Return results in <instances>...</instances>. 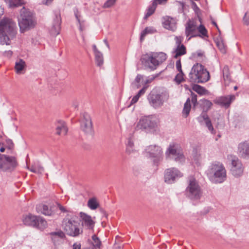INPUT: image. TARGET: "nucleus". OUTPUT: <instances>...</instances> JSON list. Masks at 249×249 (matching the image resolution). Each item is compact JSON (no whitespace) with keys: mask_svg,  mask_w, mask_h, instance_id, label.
Returning <instances> with one entry per match:
<instances>
[{"mask_svg":"<svg viewBox=\"0 0 249 249\" xmlns=\"http://www.w3.org/2000/svg\"><path fill=\"white\" fill-rule=\"evenodd\" d=\"M92 49L95 55V59L97 65L98 66H102L104 63L103 53L97 49L96 46L95 44L92 45Z\"/></svg>","mask_w":249,"mask_h":249,"instance_id":"obj_22","label":"nucleus"},{"mask_svg":"<svg viewBox=\"0 0 249 249\" xmlns=\"http://www.w3.org/2000/svg\"><path fill=\"white\" fill-rule=\"evenodd\" d=\"M22 4V0H11L9 1V6L12 8L20 6Z\"/></svg>","mask_w":249,"mask_h":249,"instance_id":"obj_39","label":"nucleus"},{"mask_svg":"<svg viewBox=\"0 0 249 249\" xmlns=\"http://www.w3.org/2000/svg\"><path fill=\"white\" fill-rule=\"evenodd\" d=\"M238 151L243 158H249V142L245 141L240 143L238 145Z\"/></svg>","mask_w":249,"mask_h":249,"instance_id":"obj_19","label":"nucleus"},{"mask_svg":"<svg viewBox=\"0 0 249 249\" xmlns=\"http://www.w3.org/2000/svg\"><path fill=\"white\" fill-rule=\"evenodd\" d=\"M210 78L209 72L202 64L196 63L192 68L188 80L192 83H203Z\"/></svg>","mask_w":249,"mask_h":249,"instance_id":"obj_3","label":"nucleus"},{"mask_svg":"<svg viewBox=\"0 0 249 249\" xmlns=\"http://www.w3.org/2000/svg\"><path fill=\"white\" fill-rule=\"evenodd\" d=\"M77 216L73 213H68L62 222V227L67 235L76 237L82 233L80 223L76 220Z\"/></svg>","mask_w":249,"mask_h":249,"instance_id":"obj_2","label":"nucleus"},{"mask_svg":"<svg viewBox=\"0 0 249 249\" xmlns=\"http://www.w3.org/2000/svg\"><path fill=\"white\" fill-rule=\"evenodd\" d=\"M176 68H177V70L179 72H181V71H182V70L181 69V64L180 59H179L178 61H177L176 64Z\"/></svg>","mask_w":249,"mask_h":249,"instance_id":"obj_53","label":"nucleus"},{"mask_svg":"<svg viewBox=\"0 0 249 249\" xmlns=\"http://www.w3.org/2000/svg\"><path fill=\"white\" fill-rule=\"evenodd\" d=\"M18 25L21 33L30 30L35 27L36 21L33 12L23 7L20 10Z\"/></svg>","mask_w":249,"mask_h":249,"instance_id":"obj_5","label":"nucleus"},{"mask_svg":"<svg viewBox=\"0 0 249 249\" xmlns=\"http://www.w3.org/2000/svg\"><path fill=\"white\" fill-rule=\"evenodd\" d=\"M157 6V3L156 1H153L152 5H150L146 10V12L144 15V19H147L154 13Z\"/></svg>","mask_w":249,"mask_h":249,"instance_id":"obj_31","label":"nucleus"},{"mask_svg":"<svg viewBox=\"0 0 249 249\" xmlns=\"http://www.w3.org/2000/svg\"><path fill=\"white\" fill-rule=\"evenodd\" d=\"M217 45L222 53H225L226 50H225L224 45H223V44L222 43L218 42V43H217Z\"/></svg>","mask_w":249,"mask_h":249,"instance_id":"obj_54","label":"nucleus"},{"mask_svg":"<svg viewBox=\"0 0 249 249\" xmlns=\"http://www.w3.org/2000/svg\"><path fill=\"white\" fill-rule=\"evenodd\" d=\"M243 22L244 25H249V12L248 11L245 13L243 18Z\"/></svg>","mask_w":249,"mask_h":249,"instance_id":"obj_46","label":"nucleus"},{"mask_svg":"<svg viewBox=\"0 0 249 249\" xmlns=\"http://www.w3.org/2000/svg\"><path fill=\"white\" fill-rule=\"evenodd\" d=\"M74 13L75 17L79 24V29L81 32H82L84 30V27L82 25L83 22H81L80 20L81 16L80 15V13H79V11L78 10V9L77 8H75L74 9Z\"/></svg>","mask_w":249,"mask_h":249,"instance_id":"obj_35","label":"nucleus"},{"mask_svg":"<svg viewBox=\"0 0 249 249\" xmlns=\"http://www.w3.org/2000/svg\"><path fill=\"white\" fill-rule=\"evenodd\" d=\"M16 24L12 19L5 18L0 21V43L1 45L10 44V37L16 34Z\"/></svg>","mask_w":249,"mask_h":249,"instance_id":"obj_1","label":"nucleus"},{"mask_svg":"<svg viewBox=\"0 0 249 249\" xmlns=\"http://www.w3.org/2000/svg\"><path fill=\"white\" fill-rule=\"evenodd\" d=\"M139 98H140V97H139L138 95H136L135 96H134L131 101L130 105L137 103L138 102Z\"/></svg>","mask_w":249,"mask_h":249,"instance_id":"obj_55","label":"nucleus"},{"mask_svg":"<svg viewBox=\"0 0 249 249\" xmlns=\"http://www.w3.org/2000/svg\"><path fill=\"white\" fill-rule=\"evenodd\" d=\"M202 119L204 120L205 122L207 121V120H210L208 115L207 114V112L203 111L201 115L197 117V120L199 122H202Z\"/></svg>","mask_w":249,"mask_h":249,"instance_id":"obj_43","label":"nucleus"},{"mask_svg":"<svg viewBox=\"0 0 249 249\" xmlns=\"http://www.w3.org/2000/svg\"><path fill=\"white\" fill-rule=\"evenodd\" d=\"M204 53L201 51H197L196 53L193 54V55L194 57H201L203 55Z\"/></svg>","mask_w":249,"mask_h":249,"instance_id":"obj_56","label":"nucleus"},{"mask_svg":"<svg viewBox=\"0 0 249 249\" xmlns=\"http://www.w3.org/2000/svg\"><path fill=\"white\" fill-rule=\"evenodd\" d=\"M92 239L93 240L92 244L94 248L100 249L101 245V242L99 238L95 234H94L92 236Z\"/></svg>","mask_w":249,"mask_h":249,"instance_id":"obj_36","label":"nucleus"},{"mask_svg":"<svg viewBox=\"0 0 249 249\" xmlns=\"http://www.w3.org/2000/svg\"><path fill=\"white\" fill-rule=\"evenodd\" d=\"M51 239L53 242L56 241L58 238L62 239L65 237V234L63 231L59 230L56 231L51 232L49 233Z\"/></svg>","mask_w":249,"mask_h":249,"instance_id":"obj_27","label":"nucleus"},{"mask_svg":"<svg viewBox=\"0 0 249 249\" xmlns=\"http://www.w3.org/2000/svg\"><path fill=\"white\" fill-rule=\"evenodd\" d=\"M116 0H107L104 4V8H108L112 6Z\"/></svg>","mask_w":249,"mask_h":249,"instance_id":"obj_48","label":"nucleus"},{"mask_svg":"<svg viewBox=\"0 0 249 249\" xmlns=\"http://www.w3.org/2000/svg\"><path fill=\"white\" fill-rule=\"evenodd\" d=\"M148 87V86H143V88L139 91L136 95H138V96L140 97L141 95L144 94L145 93V91Z\"/></svg>","mask_w":249,"mask_h":249,"instance_id":"obj_51","label":"nucleus"},{"mask_svg":"<svg viewBox=\"0 0 249 249\" xmlns=\"http://www.w3.org/2000/svg\"><path fill=\"white\" fill-rule=\"evenodd\" d=\"M206 126L209 129V130L212 133L215 134V132L213 129V126L212 125V122L210 120H207V121L205 122Z\"/></svg>","mask_w":249,"mask_h":249,"instance_id":"obj_42","label":"nucleus"},{"mask_svg":"<svg viewBox=\"0 0 249 249\" xmlns=\"http://www.w3.org/2000/svg\"><path fill=\"white\" fill-rule=\"evenodd\" d=\"M193 155L195 160H198L200 157L199 151L197 148H194Z\"/></svg>","mask_w":249,"mask_h":249,"instance_id":"obj_44","label":"nucleus"},{"mask_svg":"<svg viewBox=\"0 0 249 249\" xmlns=\"http://www.w3.org/2000/svg\"><path fill=\"white\" fill-rule=\"evenodd\" d=\"M191 105L190 103V99L188 98L184 105L183 109L182 110V114L184 117H187L189 114Z\"/></svg>","mask_w":249,"mask_h":249,"instance_id":"obj_32","label":"nucleus"},{"mask_svg":"<svg viewBox=\"0 0 249 249\" xmlns=\"http://www.w3.org/2000/svg\"><path fill=\"white\" fill-rule=\"evenodd\" d=\"M197 35L200 37H208V32L205 26L200 24L199 26H197Z\"/></svg>","mask_w":249,"mask_h":249,"instance_id":"obj_30","label":"nucleus"},{"mask_svg":"<svg viewBox=\"0 0 249 249\" xmlns=\"http://www.w3.org/2000/svg\"><path fill=\"white\" fill-rule=\"evenodd\" d=\"M145 156L150 159L154 165L158 166L163 159L162 148L156 144L150 145L144 150Z\"/></svg>","mask_w":249,"mask_h":249,"instance_id":"obj_7","label":"nucleus"},{"mask_svg":"<svg viewBox=\"0 0 249 249\" xmlns=\"http://www.w3.org/2000/svg\"><path fill=\"white\" fill-rule=\"evenodd\" d=\"M157 126V119L155 116L152 115L141 119L137 124L138 128L144 130L147 132L155 131Z\"/></svg>","mask_w":249,"mask_h":249,"instance_id":"obj_9","label":"nucleus"},{"mask_svg":"<svg viewBox=\"0 0 249 249\" xmlns=\"http://www.w3.org/2000/svg\"><path fill=\"white\" fill-rule=\"evenodd\" d=\"M61 23V18L60 14L59 13H57L55 14V18L54 19L53 23V28L55 31V33L56 35H58L59 34Z\"/></svg>","mask_w":249,"mask_h":249,"instance_id":"obj_24","label":"nucleus"},{"mask_svg":"<svg viewBox=\"0 0 249 249\" xmlns=\"http://www.w3.org/2000/svg\"><path fill=\"white\" fill-rule=\"evenodd\" d=\"M26 66L25 61L21 59L15 63V69L17 73H21Z\"/></svg>","mask_w":249,"mask_h":249,"instance_id":"obj_29","label":"nucleus"},{"mask_svg":"<svg viewBox=\"0 0 249 249\" xmlns=\"http://www.w3.org/2000/svg\"><path fill=\"white\" fill-rule=\"evenodd\" d=\"M56 133L59 135H66L67 134L68 129L65 123L61 120H59L56 124Z\"/></svg>","mask_w":249,"mask_h":249,"instance_id":"obj_21","label":"nucleus"},{"mask_svg":"<svg viewBox=\"0 0 249 249\" xmlns=\"http://www.w3.org/2000/svg\"><path fill=\"white\" fill-rule=\"evenodd\" d=\"M163 27L168 30L175 31L177 29L176 24L173 22L172 18H168L163 22Z\"/></svg>","mask_w":249,"mask_h":249,"instance_id":"obj_25","label":"nucleus"},{"mask_svg":"<svg viewBox=\"0 0 249 249\" xmlns=\"http://www.w3.org/2000/svg\"><path fill=\"white\" fill-rule=\"evenodd\" d=\"M142 78L143 75L140 74H138L134 81L132 83V85H135L137 87V88H139L141 86L140 85V82Z\"/></svg>","mask_w":249,"mask_h":249,"instance_id":"obj_40","label":"nucleus"},{"mask_svg":"<svg viewBox=\"0 0 249 249\" xmlns=\"http://www.w3.org/2000/svg\"><path fill=\"white\" fill-rule=\"evenodd\" d=\"M58 207L59 209V210L62 212H67V210H66L65 208L63 206H61V205L60 204H58Z\"/></svg>","mask_w":249,"mask_h":249,"instance_id":"obj_62","label":"nucleus"},{"mask_svg":"<svg viewBox=\"0 0 249 249\" xmlns=\"http://www.w3.org/2000/svg\"><path fill=\"white\" fill-rule=\"evenodd\" d=\"M200 107L203 109V112H207L213 105L212 103L208 100L203 99L200 100Z\"/></svg>","mask_w":249,"mask_h":249,"instance_id":"obj_28","label":"nucleus"},{"mask_svg":"<svg viewBox=\"0 0 249 249\" xmlns=\"http://www.w3.org/2000/svg\"><path fill=\"white\" fill-rule=\"evenodd\" d=\"M147 100L150 105L155 108L160 107L164 102L162 94L152 92L148 95Z\"/></svg>","mask_w":249,"mask_h":249,"instance_id":"obj_15","label":"nucleus"},{"mask_svg":"<svg viewBox=\"0 0 249 249\" xmlns=\"http://www.w3.org/2000/svg\"><path fill=\"white\" fill-rule=\"evenodd\" d=\"M18 165L15 157L0 154V170L6 172L13 171Z\"/></svg>","mask_w":249,"mask_h":249,"instance_id":"obj_11","label":"nucleus"},{"mask_svg":"<svg viewBox=\"0 0 249 249\" xmlns=\"http://www.w3.org/2000/svg\"><path fill=\"white\" fill-rule=\"evenodd\" d=\"M166 58V54L164 53H151L143 55L141 58V61L146 69L153 71L155 70Z\"/></svg>","mask_w":249,"mask_h":249,"instance_id":"obj_4","label":"nucleus"},{"mask_svg":"<svg viewBox=\"0 0 249 249\" xmlns=\"http://www.w3.org/2000/svg\"><path fill=\"white\" fill-rule=\"evenodd\" d=\"M80 129L86 134L92 135L93 134V129L90 115L87 113L82 114V118L80 121Z\"/></svg>","mask_w":249,"mask_h":249,"instance_id":"obj_13","label":"nucleus"},{"mask_svg":"<svg viewBox=\"0 0 249 249\" xmlns=\"http://www.w3.org/2000/svg\"><path fill=\"white\" fill-rule=\"evenodd\" d=\"M174 40L176 42V47L183 45L182 44L183 40V37L182 36H176L175 37Z\"/></svg>","mask_w":249,"mask_h":249,"instance_id":"obj_45","label":"nucleus"},{"mask_svg":"<svg viewBox=\"0 0 249 249\" xmlns=\"http://www.w3.org/2000/svg\"><path fill=\"white\" fill-rule=\"evenodd\" d=\"M53 0H42L41 1V4L49 5H50Z\"/></svg>","mask_w":249,"mask_h":249,"instance_id":"obj_57","label":"nucleus"},{"mask_svg":"<svg viewBox=\"0 0 249 249\" xmlns=\"http://www.w3.org/2000/svg\"><path fill=\"white\" fill-rule=\"evenodd\" d=\"M158 76V75H157L156 76H152L151 77H148L144 82L143 86H148V84L151 83L154 80V79Z\"/></svg>","mask_w":249,"mask_h":249,"instance_id":"obj_49","label":"nucleus"},{"mask_svg":"<svg viewBox=\"0 0 249 249\" xmlns=\"http://www.w3.org/2000/svg\"><path fill=\"white\" fill-rule=\"evenodd\" d=\"M235 97L234 95L221 96L215 100V103L228 108L230 107L231 103L235 100Z\"/></svg>","mask_w":249,"mask_h":249,"instance_id":"obj_18","label":"nucleus"},{"mask_svg":"<svg viewBox=\"0 0 249 249\" xmlns=\"http://www.w3.org/2000/svg\"><path fill=\"white\" fill-rule=\"evenodd\" d=\"M23 222L26 225L32 226L40 230L44 229L47 226V221L40 216L29 214L23 219Z\"/></svg>","mask_w":249,"mask_h":249,"instance_id":"obj_10","label":"nucleus"},{"mask_svg":"<svg viewBox=\"0 0 249 249\" xmlns=\"http://www.w3.org/2000/svg\"><path fill=\"white\" fill-rule=\"evenodd\" d=\"M191 97L192 103H193L194 106L196 107V106L197 104V95L195 93L191 92Z\"/></svg>","mask_w":249,"mask_h":249,"instance_id":"obj_47","label":"nucleus"},{"mask_svg":"<svg viewBox=\"0 0 249 249\" xmlns=\"http://www.w3.org/2000/svg\"><path fill=\"white\" fill-rule=\"evenodd\" d=\"M114 249H122V245H119L115 243L114 246Z\"/></svg>","mask_w":249,"mask_h":249,"instance_id":"obj_63","label":"nucleus"},{"mask_svg":"<svg viewBox=\"0 0 249 249\" xmlns=\"http://www.w3.org/2000/svg\"><path fill=\"white\" fill-rule=\"evenodd\" d=\"M36 169L37 174H41L44 171L43 168L38 163H36Z\"/></svg>","mask_w":249,"mask_h":249,"instance_id":"obj_52","label":"nucleus"},{"mask_svg":"<svg viewBox=\"0 0 249 249\" xmlns=\"http://www.w3.org/2000/svg\"><path fill=\"white\" fill-rule=\"evenodd\" d=\"M188 185L186 188V192L187 196L193 200H197L202 196V191L195 178L190 176L188 178Z\"/></svg>","mask_w":249,"mask_h":249,"instance_id":"obj_8","label":"nucleus"},{"mask_svg":"<svg viewBox=\"0 0 249 249\" xmlns=\"http://www.w3.org/2000/svg\"><path fill=\"white\" fill-rule=\"evenodd\" d=\"M29 170H30L31 172L36 173V163L34 165H32L30 167H28Z\"/></svg>","mask_w":249,"mask_h":249,"instance_id":"obj_58","label":"nucleus"},{"mask_svg":"<svg viewBox=\"0 0 249 249\" xmlns=\"http://www.w3.org/2000/svg\"><path fill=\"white\" fill-rule=\"evenodd\" d=\"M22 4V0H11L9 1V6L12 8L20 6Z\"/></svg>","mask_w":249,"mask_h":249,"instance_id":"obj_38","label":"nucleus"},{"mask_svg":"<svg viewBox=\"0 0 249 249\" xmlns=\"http://www.w3.org/2000/svg\"><path fill=\"white\" fill-rule=\"evenodd\" d=\"M185 33L186 36L188 37L187 41L191 38L197 37V25L196 22L189 20L185 25Z\"/></svg>","mask_w":249,"mask_h":249,"instance_id":"obj_16","label":"nucleus"},{"mask_svg":"<svg viewBox=\"0 0 249 249\" xmlns=\"http://www.w3.org/2000/svg\"><path fill=\"white\" fill-rule=\"evenodd\" d=\"M12 54L13 52L11 51H5L4 52V55L8 57H10L11 56H12Z\"/></svg>","mask_w":249,"mask_h":249,"instance_id":"obj_61","label":"nucleus"},{"mask_svg":"<svg viewBox=\"0 0 249 249\" xmlns=\"http://www.w3.org/2000/svg\"><path fill=\"white\" fill-rule=\"evenodd\" d=\"M148 30V27H146L141 32V36H140V41L141 42L143 41V40L144 39L145 36L147 34V32Z\"/></svg>","mask_w":249,"mask_h":249,"instance_id":"obj_50","label":"nucleus"},{"mask_svg":"<svg viewBox=\"0 0 249 249\" xmlns=\"http://www.w3.org/2000/svg\"><path fill=\"white\" fill-rule=\"evenodd\" d=\"M231 174L235 177L241 176L243 173L244 168L241 161L237 158H234L231 160Z\"/></svg>","mask_w":249,"mask_h":249,"instance_id":"obj_17","label":"nucleus"},{"mask_svg":"<svg viewBox=\"0 0 249 249\" xmlns=\"http://www.w3.org/2000/svg\"><path fill=\"white\" fill-rule=\"evenodd\" d=\"M127 147H130L131 148H132L133 146V142L131 141L130 139H129L128 140V142H127Z\"/></svg>","mask_w":249,"mask_h":249,"instance_id":"obj_64","label":"nucleus"},{"mask_svg":"<svg viewBox=\"0 0 249 249\" xmlns=\"http://www.w3.org/2000/svg\"><path fill=\"white\" fill-rule=\"evenodd\" d=\"M7 143L9 145L8 148L9 149H11L12 147H13L14 143L11 140H8V141H7Z\"/></svg>","mask_w":249,"mask_h":249,"instance_id":"obj_60","label":"nucleus"},{"mask_svg":"<svg viewBox=\"0 0 249 249\" xmlns=\"http://www.w3.org/2000/svg\"><path fill=\"white\" fill-rule=\"evenodd\" d=\"M80 216L82 220L83 225H85L88 229H92L93 228L94 222L92 220L90 216L83 212L80 213Z\"/></svg>","mask_w":249,"mask_h":249,"instance_id":"obj_20","label":"nucleus"},{"mask_svg":"<svg viewBox=\"0 0 249 249\" xmlns=\"http://www.w3.org/2000/svg\"><path fill=\"white\" fill-rule=\"evenodd\" d=\"M73 249H81V244L75 243L73 245Z\"/></svg>","mask_w":249,"mask_h":249,"instance_id":"obj_59","label":"nucleus"},{"mask_svg":"<svg viewBox=\"0 0 249 249\" xmlns=\"http://www.w3.org/2000/svg\"><path fill=\"white\" fill-rule=\"evenodd\" d=\"M88 206L90 209L95 210L99 207V203L95 198H91L89 200Z\"/></svg>","mask_w":249,"mask_h":249,"instance_id":"obj_34","label":"nucleus"},{"mask_svg":"<svg viewBox=\"0 0 249 249\" xmlns=\"http://www.w3.org/2000/svg\"><path fill=\"white\" fill-rule=\"evenodd\" d=\"M166 159H174L176 162H181L184 160L183 154L178 149L177 144L170 143L165 152Z\"/></svg>","mask_w":249,"mask_h":249,"instance_id":"obj_12","label":"nucleus"},{"mask_svg":"<svg viewBox=\"0 0 249 249\" xmlns=\"http://www.w3.org/2000/svg\"><path fill=\"white\" fill-rule=\"evenodd\" d=\"M192 89L200 95H204L208 92V90L205 88L197 84H194Z\"/></svg>","mask_w":249,"mask_h":249,"instance_id":"obj_33","label":"nucleus"},{"mask_svg":"<svg viewBox=\"0 0 249 249\" xmlns=\"http://www.w3.org/2000/svg\"><path fill=\"white\" fill-rule=\"evenodd\" d=\"M209 178H213L216 183H222L226 178V171L224 166L220 162L212 163L206 171Z\"/></svg>","mask_w":249,"mask_h":249,"instance_id":"obj_6","label":"nucleus"},{"mask_svg":"<svg viewBox=\"0 0 249 249\" xmlns=\"http://www.w3.org/2000/svg\"><path fill=\"white\" fill-rule=\"evenodd\" d=\"M175 53L174 57L177 59L179 56L184 55L186 53V49L184 45L177 46L174 51Z\"/></svg>","mask_w":249,"mask_h":249,"instance_id":"obj_26","label":"nucleus"},{"mask_svg":"<svg viewBox=\"0 0 249 249\" xmlns=\"http://www.w3.org/2000/svg\"><path fill=\"white\" fill-rule=\"evenodd\" d=\"M182 176L180 172L176 168L167 169L164 172V181L168 184L174 183L177 179Z\"/></svg>","mask_w":249,"mask_h":249,"instance_id":"obj_14","label":"nucleus"},{"mask_svg":"<svg viewBox=\"0 0 249 249\" xmlns=\"http://www.w3.org/2000/svg\"><path fill=\"white\" fill-rule=\"evenodd\" d=\"M184 74L183 71H181V72H179L177 74L175 78V80L178 84H180L181 82L184 81Z\"/></svg>","mask_w":249,"mask_h":249,"instance_id":"obj_41","label":"nucleus"},{"mask_svg":"<svg viewBox=\"0 0 249 249\" xmlns=\"http://www.w3.org/2000/svg\"><path fill=\"white\" fill-rule=\"evenodd\" d=\"M36 209L38 213H40L45 215L51 216L53 213L51 209L45 204H39L36 206Z\"/></svg>","mask_w":249,"mask_h":249,"instance_id":"obj_23","label":"nucleus"},{"mask_svg":"<svg viewBox=\"0 0 249 249\" xmlns=\"http://www.w3.org/2000/svg\"><path fill=\"white\" fill-rule=\"evenodd\" d=\"M222 71L224 80L229 81L230 80V74L228 66H225L223 68Z\"/></svg>","mask_w":249,"mask_h":249,"instance_id":"obj_37","label":"nucleus"}]
</instances>
